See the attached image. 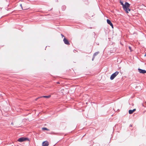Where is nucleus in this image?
<instances>
[{
    "label": "nucleus",
    "mask_w": 146,
    "mask_h": 146,
    "mask_svg": "<svg viewBox=\"0 0 146 146\" xmlns=\"http://www.w3.org/2000/svg\"><path fill=\"white\" fill-rule=\"evenodd\" d=\"M130 5L127 2H125L124 5L123 7L124 10L127 13H128L129 11H130V9L129 8Z\"/></svg>",
    "instance_id": "1"
},
{
    "label": "nucleus",
    "mask_w": 146,
    "mask_h": 146,
    "mask_svg": "<svg viewBox=\"0 0 146 146\" xmlns=\"http://www.w3.org/2000/svg\"><path fill=\"white\" fill-rule=\"evenodd\" d=\"M118 74L119 72L118 71H116L111 75L110 77V79L111 80H113L114 78Z\"/></svg>",
    "instance_id": "2"
},
{
    "label": "nucleus",
    "mask_w": 146,
    "mask_h": 146,
    "mask_svg": "<svg viewBox=\"0 0 146 146\" xmlns=\"http://www.w3.org/2000/svg\"><path fill=\"white\" fill-rule=\"evenodd\" d=\"M27 140L29 141V139L27 138L23 137H21L18 140V141L19 142H22Z\"/></svg>",
    "instance_id": "3"
},
{
    "label": "nucleus",
    "mask_w": 146,
    "mask_h": 146,
    "mask_svg": "<svg viewBox=\"0 0 146 146\" xmlns=\"http://www.w3.org/2000/svg\"><path fill=\"white\" fill-rule=\"evenodd\" d=\"M138 71L140 73L144 74L146 73V71L144 70H142L140 68H138Z\"/></svg>",
    "instance_id": "4"
},
{
    "label": "nucleus",
    "mask_w": 146,
    "mask_h": 146,
    "mask_svg": "<svg viewBox=\"0 0 146 146\" xmlns=\"http://www.w3.org/2000/svg\"><path fill=\"white\" fill-rule=\"evenodd\" d=\"M63 41L64 43L67 45H68L70 44V43L68 40L65 38H64L63 39Z\"/></svg>",
    "instance_id": "5"
},
{
    "label": "nucleus",
    "mask_w": 146,
    "mask_h": 146,
    "mask_svg": "<svg viewBox=\"0 0 146 146\" xmlns=\"http://www.w3.org/2000/svg\"><path fill=\"white\" fill-rule=\"evenodd\" d=\"M49 143L47 141H44L42 143V146H48Z\"/></svg>",
    "instance_id": "6"
},
{
    "label": "nucleus",
    "mask_w": 146,
    "mask_h": 146,
    "mask_svg": "<svg viewBox=\"0 0 146 146\" xmlns=\"http://www.w3.org/2000/svg\"><path fill=\"white\" fill-rule=\"evenodd\" d=\"M107 23L109 24L111 26L112 28H113V25L110 20L108 19H107Z\"/></svg>",
    "instance_id": "7"
},
{
    "label": "nucleus",
    "mask_w": 146,
    "mask_h": 146,
    "mask_svg": "<svg viewBox=\"0 0 146 146\" xmlns=\"http://www.w3.org/2000/svg\"><path fill=\"white\" fill-rule=\"evenodd\" d=\"M50 95L48 96H40V97L37 98L36 99V100H37L38 98H49L50 97Z\"/></svg>",
    "instance_id": "8"
},
{
    "label": "nucleus",
    "mask_w": 146,
    "mask_h": 146,
    "mask_svg": "<svg viewBox=\"0 0 146 146\" xmlns=\"http://www.w3.org/2000/svg\"><path fill=\"white\" fill-rule=\"evenodd\" d=\"M136 110V109H134L133 110H129V113L130 114H131Z\"/></svg>",
    "instance_id": "9"
},
{
    "label": "nucleus",
    "mask_w": 146,
    "mask_h": 146,
    "mask_svg": "<svg viewBox=\"0 0 146 146\" xmlns=\"http://www.w3.org/2000/svg\"><path fill=\"white\" fill-rule=\"evenodd\" d=\"M99 53V52H96L95 53H94V55H93V56L94 57H95Z\"/></svg>",
    "instance_id": "10"
},
{
    "label": "nucleus",
    "mask_w": 146,
    "mask_h": 146,
    "mask_svg": "<svg viewBox=\"0 0 146 146\" xmlns=\"http://www.w3.org/2000/svg\"><path fill=\"white\" fill-rule=\"evenodd\" d=\"M42 129L43 130H46L47 131H49V129H47V128L46 127H43L42 128Z\"/></svg>",
    "instance_id": "11"
},
{
    "label": "nucleus",
    "mask_w": 146,
    "mask_h": 146,
    "mask_svg": "<svg viewBox=\"0 0 146 146\" xmlns=\"http://www.w3.org/2000/svg\"><path fill=\"white\" fill-rule=\"evenodd\" d=\"M120 2L121 5H122V6L123 7V5H124V4H123V2L122 1H121V0L120 1Z\"/></svg>",
    "instance_id": "12"
},
{
    "label": "nucleus",
    "mask_w": 146,
    "mask_h": 146,
    "mask_svg": "<svg viewBox=\"0 0 146 146\" xmlns=\"http://www.w3.org/2000/svg\"><path fill=\"white\" fill-rule=\"evenodd\" d=\"M94 57H94V56H93V58H92V61H93V60H94Z\"/></svg>",
    "instance_id": "13"
},
{
    "label": "nucleus",
    "mask_w": 146,
    "mask_h": 146,
    "mask_svg": "<svg viewBox=\"0 0 146 146\" xmlns=\"http://www.w3.org/2000/svg\"><path fill=\"white\" fill-rule=\"evenodd\" d=\"M61 36H62V37H64V35H62V34H61Z\"/></svg>",
    "instance_id": "14"
},
{
    "label": "nucleus",
    "mask_w": 146,
    "mask_h": 146,
    "mask_svg": "<svg viewBox=\"0 0 146 146\" xmlns=\"http://www.w3.org/2000/svg\"><path fill=\"white\" fill-rule=\"evenodd\" d=\"M129 49L131 51V47L130 46H129Z\"/></svg>",
    "instance_id": "15"
},
{
    "label": "nucleus",
    "mask_w": 146,
    "mask_h": 146,
    "mask_svg": "<svg viewBox=\"0 0 146 146\" xmlns=\"http://www.w3.org/2000/svg\"><path fill=\"white\" fill-rule=\"evenodd\" d=\"M20 6H21V7H22V4H20Z\"/></svg>",
    "instance_id": "16"
},
{
    "label": "nucleus",
    "mask_w": 146,
    "mask_h": 146,
    "mask_svg": "<svg viewBox=\"0 0 146 146\" xmlns=\"http://www.w3.org/2000/svg\"><path fill=\"white\" fill-rule=\"evenodd\" d=\"M57 83L58 84H59V82H57Z\"/></svg>",
    "instance_id": "17"
}]
</instances>
